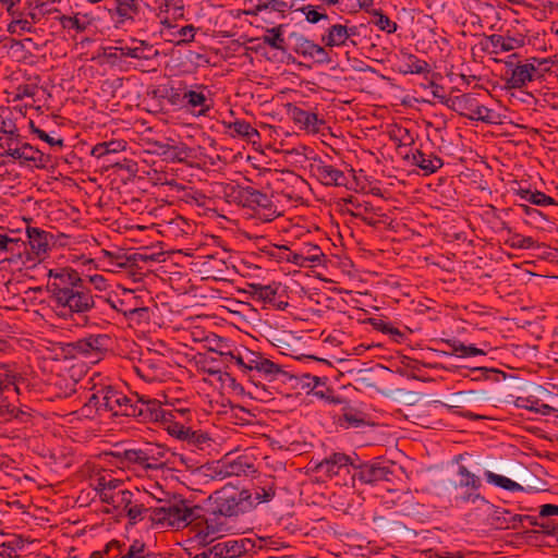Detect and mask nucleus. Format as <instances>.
Segmentation results:
<instances>
[{
  "mask_svg": "<svg viewBox=\"0 0 558 558\" xmlns=\"http://www.w3.org/2000/svg\"><path fill=\"white\" fill-rule=\"evenodd\" d=\"M47 290L51 308L61 318L83 314L95 306L90 290L85 286L80 272L70 267L49 269Z\"/></svg>",
  "mask_w": 558,
  "mask_h": 558,
  "instance_id": "obj_1",
  "label": "nucleus"
},
{
  "mask_svg": "<svg viewBox=\"0 0 558 558\" xmlns=\"http://www.w3.org/2000/svg\"><path fill=\"white\" fill-rule=\"evenodd\" d=\"M87 407L97 412H109L112 415L137 417L142 422H155L158 418L159 405L155 399L145 396L133 402L126 395L110 385H101L88 399Z\"/></svg>",
  "mask_w": 558,
  "mask_h": 558,
  "instance_id": "obj_2",
  "label": "nucleus"
},
{
  "mask_svg": "<svg viewBox=\"0 0 558 558\" xmlns=\"http://www.w3.org/2000/svg\"><path fill=\"white\" fill-rule=\"evenodd\" d=\"M165 98L175 109L196 118L207 117L215 105L211 89L203 83L179 81L166 89Z\"/></svg>",
  "mask_w": 558,
  "mask_h": 558,
  "instance_id": "obj_3",
  "label": "nucleus"
},
{
  "mask_svg": "<svg viewBox=\"0 0 558 558\" xmlns=\"http://www.w3.org/2000/svg\"><path fill=\"white\" fill-rule=\"evenodd\" d=\"M167 450L157 444L130 448L123 451L104 452L100 459L108 465L134 472L155 471L165 464Z\"/></svg>",
  "mask_w": 558,
  "mask_h": 558,
  "instance_id": "obj_4",
  "label": "nucleus"
},
{
  "mask_svg": "<svg viewBox=\"0 0 558 558\" xmlns=\"http://www.w3.org/2000/svg\"><path fill=\"white\" fill-rule=\"evenodd\" d=\"M92 471L90 486L97 493L100 501L108 506L106 511L121 514L134 493L124 488L123 481L114 477L112 472L97 465H94Z\"/></svg>",
  "mask_w": 558,
  "mask_h": 558,
  "instance_id": "obj_5",
  "label": "nucleus"
},
{
  "mask_svg": "<svg viewBox=\"0 0 558 558\" xmlns=\"http://www.w3.org/2000/svg\"><path fill=\"white\" fill-rule=\"evenodd\" d=\"M191 409H180L174 414L160 411L155 422L160 423L162 428L171 436L186 441L187 445L204 449L210 444V437L203 430H193L187 424L192 421Z\"/></svg>",
  "mask_w": 558,
  "mask_h": 558,
  "instance_id": "obj_6",
  "label": "nucleus"
},
{
  "mask_svg": "<svg viewBox=\"0 0 558 558\" xmlns=\"http://www.w3.org/2000/svg\"><path fill=\"white\" fill-rule=\"evenodd\" d=\"M463 459V454L454 457V462L458 464L457 476L458 482L454 484L456 489H461V493L454 497L457 505L461 504H482L488 505V500L481 494L482 481L481 477L469 470L460 461Z\"/></svg>",
  "mask_w": 558,
  "mask_h": 558,
  "instance_id": "obj_7",
  "label": "nucleus"
},
{
  "mask_svg": "<svg viewBox=\"0 0 558 558\" xmlns=\"http://www.w3.org/2000/svg\"><path fill=\"white\" fill-rule=\"evenodd\" d=\"M216 505L217 510L227 518L238 517L253 509L248 489L238 492L233 488L223 487L220 492H217Z\"/></svg>",
  "mask_w": 558,
  "mask_h": 558,
  "instance_id": "obj_8",
  "label": "nucleus"
},
{
  "mask_svg": "<svg viewBox=\"0 0 558 558\" xmlns=\"http://www.w3.org/2000/svg\"><path fill=\"white\" fill-rule=\"evenodd\" d=\"M195 527V538L202 544L211 543L232 530L228 518L218 510L208 513Z\"/></svg>",
  "mask_w": 558,
  "mask_h": 558,
  "instance_id": "obj_9",
  "label": "nucleus"
},
{
  "mask_svg": "<svg viewBox=\"0 0 558 558\" xmlns=\"http://www.w3.org/2000/svg\"><path fill=\"white\" fill-rule=\"evenodd\" d=\"M169 365L160 354L148 353L133 365L134 373L145 383L165 381L169 377Z\"/></svg>",
  "mask_w": 558,
  "mask_h": 558,
  "instance_id": "obj_10",
  "label": "nucleus"
},
{
  "mask_svg": "<svg viewBox=\"0 0 558 558\" xmlns=\"http://www.w3.org/2000/svg\"><path fill=\"white\" fill-rule=\"evenodd\" d=\"M197 507H189L185 501L161 507L158 510V521L173 529H183L193 523L197 517L195 514Z\"/></svg>",
  "mask_w": 558,
  "mask_h": 558,
  "instance_id": "obj_11",
  "label": "nucleus"
},
{
  "mask_svg": "<svg viewBox=\"0 0 558 558\" xmlns=\"http://www.w3.org/2000/svg\"><path fill=\"white\" fill-rule=\"evenodd\" d=\"M391 464L388 461L374 460L353 466L352 480L362 484L374 485L383 481H390L392 476Z\"/></svg>",
  "mask_w": 558,
  "mask_h": 558,
  "instance_id": "obj_12",
  "label": "nucleus"
},
{
  "mask_svg": "<svg viewBox=\"0 0 558 558\" xmlns=\"http://www.w3.org/2000/svg\"><path fill=\"white\" fill-rule=\"evenodd\" d=\"M72 343L73 354L78 353L88 359L98 361L101 359L104 353L108 351L111 344V339L108 335L98 333L89 335Z\"/></svg>",
  "mask_w": 558,
  "mask_h": 558,
  "instance_id": "obj_13",
  "label": "nucleus"
},
{
  "mask_svg": "<svg viewBox=\"0 0 558 558\" xmlns=\"http://www.w3.org/2000/svg\"><path fill=\"white\" fill-rule=\"evenodd\" d=\"M526 35L515 28H509L505 34H492L487 37L490 53L509 52L525 45Z\"/></svg>",
  "mask_w": 558,
  "mask_h": 558,
  "instance_id": "obj_14",
  "label": "nucleus"
},
{
  "mask_svg": "<svg viewBox=\"0 0 558 558\" xmlns=\"http://www.w3.org/2000/svg\"><path fill=\"white\" fill-rule=\"evenodd\" d=\"M254 542L250 538H234L218 542L208 550L209 558H239L254 549Z\"/></svg>",
  "mask_w": 558,
  "mask_h": 558,
  "instance_id": "obj_15",
  "label": "nucleus"
},
{
  "mask_svg": "<svg viewBox=\"0 0 558 558\" xmlns=\"http://www.w3.org/2000/svg\"><path fill=\"white\" fill-rule=\"evenodd\" d=\"M310 170L311 173L326 186H345L348 183V177L342 170L323 159H315L310 165Z\"/></svg>",
  "mask_w": 558,
  "mask_h": 558,
  "instance_id": "obj_16",
  "label": "nucleus"
},
{
  "mask_svg": "<svg viewBox=\"0 0 558 558\" xmlns=\"http://www.w3.org/2000/svg\"><path fill=\"white\" fill-rule=\"evenodd\" d=\"M287 113L294 124L311 134L318 133L325 124V121L319 118L317 113L304 110L295 105L289 104L287 107Z\"/></svg>",
  "mask_w": 558,
  "mask_h": 558,
  "instance_id": "obj_17",
  "label": "nucleus"
},
{
  "mask_svg": "<svg viewBox=\"0 0 558 558\" xmlns=\"http://www.w3.org/2000/svg\"><path fill=\"white\" fill-rule=\"evenodd\" d=\"M353 466L350 456L342 452H333L319 461L314 469L317 473L331 478L343 471L350 473V468L353 469Z\"/></svg>",
  "mask_w": 558,
  "mask_h": 558,
  "instance_id": "obj_18",
  "label": "nucleus"
},
{
  "mask_svg": "<svg viewBox=\"0 0 558 558\" xmlns=\"http://www.w3.org/2000/svg\"><path fill=\"white\" fill-rule=\"evenodd\" d=\"M177 21L168 22L161 25L160 35L166 41L171 43L175 46H183L192 43L195 38L197 28L192 25H185L178 27Z\"/></svg>",
  "mask_w": 558,
  "mask_h": 558,
  "instance_id": "obj_19",
  "label": "nucleus"
},
{
  "mask_svg": "<svg viewBox=\"0 0 558 558\" xmlns=\"http://www.w3.org/2000/svg\"><path fill=\"white\" fill-rule=\"evenodd\" d=\"M153 11L160 25L184 17V0H153Z\"/></svg>",
  "mask_w": 558,
  "mask_h": 558,
  "instance_id": "obj_20",
  "label": "nucleus"
},
{
  "mask_svg": "<svg viewBox=\"0 0 558 558\" xmlns=\"http://www.w3.org/2000/svg\"><path fill=\"white\" fill-rule=\"evenodd\" d=\"M507 70L506 87L509 89H521L534 80L533 64L519 63L513 65L511 62L506 63Z\"/></svg>",
  "mask_w": 558,
  "mask_h": 558,
  "instance_id": "obj_21",
  "label": "nucleus"
},
{
  "mask_svg": "<svg viewBox=\"0 0 558 558\" xmlns=\"http://www.w3.org/2000/svg\"><path fill=\"white\" fill-rule=\"evenodd\" d=\"M404 159L411 165L417 167L424 175L435 173L444 166L440 157L433 153L426 154L421 149H412L404 156Z\"/></svg>",
  "mask_w": 558,
  "mask_h": 558,
  "instance_id": "obj_22",
  "label": "nucleus"
},
{
  "mask_svg": "<svg viewBox=\"0 0 558 558\" xmlns=\"http://www.w3.org/2000/svg\"><path fill=\"white\" fill-rule=\"evenodd\" d=\"M12 159L21 165L45 168L49 162V156L28 143L22 142Z\"/></svg>",
  "mask_w": 558,
  "mask_h": 558,
  "instance_id": "obj_23",
  "label": "nucleus"
},
{
  "mask_svg": "<svg viewBox=\"0 0 558 558\" xmlns=\"http://www.w3.org/2000/svg\"><path fill=\"white\" fill-rule=\"evenodd\" d=\"M349 208L348 211L354 218L361 219L368 226H376L379 222V214L375 207L367 201H361L359 198H350L348 201Z\"/></svg>",
  "mask_w": 558,
  "mask_h": 558,
  "instance_id": "obj_24",
  "label": "nucleus"
},
{
  "mask_svg": "<svg viewBox=\"0 0 558 558\" xmlns=\"http://www.w3.org/2000/svg\"><path fill=\"white\" fill-rule=\"evenodd\" d=\"M325 255L322 248L312 243H304L299 250L293 251L292 264L299 267L319 265Z\"/></svg>",
  "mask_w": 558,
  "mask_h": 558,
  "instance_id": "obj_25",
  "label": "nucleus"
},
{
  "mask_svg": "<svg viewBox=\"0 0 558 558\" xmlns=\"http://www.w3.org/2000/svg\"><path fill=\"white\" fill-rule=\"evenodd\" d=\"M26 234L32 253L43 258L50 248L51 234L36 227H27Z\"/></svg>",
  "mask_w": 558,
  "mask_h": 558,
  "instance_id": "obj_26",
  "label": "nucleus"
},
{
  "mask_svg": "<svg viewBox=\"0 0 558 558\" xmlns=\"http://www.w3.org/2000/svg\"><path fill=\"white\" fill-rule=\"evenodd\" d=\"M295 52L299 56L310 58L317 63H328L330 61L329 54L323 46L304 37H301L296 41Z\"/></svg>",
  "mask_w": 558,
  "mask_h": 558,
  "instance_id": "obj_27",
  "label": "nucleus"
},
{
  "mask_svg": "<svg viewBox=\"0 0 558 558\" xmlns=\"http://www.w3.org/2000/svg\"><path fill=\"white\" fill-rule=\"evenodd\" d=\"M25 248V241L21 238V231L0 226V254H21Z\"/></svg>",
  "mask_w": 558,
  "mask_h": 558,
  "instance_id": "obj_28",
  "label": "nucleus"
},
{
  "mask_svg": "<svg viewBox=\"0 0 558 558\" xmlns=\"http://www.w3.org/2000/svg\"><path fill=\"white\" fill-rule=\"evenodd\" d=\"M356 35V27H347L345 25L335 24L331 25L326 35L323 36V41L327 47H341L344 46L351 36Z\"/></svg>",
  "mask_w": 558,
  "mask_h": 558,
  "instance_id": "obj_29",
  "label": "nucleus"
},
{
  "mask_svg": "<svg viewBox=\"0 0 558 558\" xmlns=\"http://www.w3.org/2000/svg\"><path fill=\"white\" fill-rule=\"evenodd\" d=\"M248 202L254 206L257 214L262 215L266 221H271L279 216L277 207L272 204L271 199L259 191L251 192Z\"/></svg>",
  "mask_w": 558,
  "mask_h": 558,
  "instance_id": "obj_30",
  "label": "nucleus"
},
{
  "mask_svg": "<svg viewBox=\"0 0 558 558\" xmlns=\"http://www.w3.org/2000/svg\"><path fill=\"white\" fill-rule=\"evenodd\" d=\"M399 61V71L402 74H427L430 72L429 63L417 58L415 54L402 51Z\"/></svg>",
  "mask_w": 558,
  "mask_h": 558,
  "instance_id": "obj_31",
  "label": "nucleus"
},
{
  "mask_svg": "<svg viewBox=\"0 0 558 558\" xmlns=\"http://www.w3.org/2000/svg\"><path fill=\"white\" fill-rule=\"evenodd\" d=\"M97 258L107 270L112 272L125 269L131 265V258L121 251L101 250Z\"/></svg>",
  "mask_w": 558,
  "mask_h": 558,
  "instance_id": "obj_32",
  "label": "nucleus"
},
{
  "mask_svg": "<svg viewBox=\"0 0 558 558\" xmlns=\"http://www.w3.org/2000/svg\"><path fill=\"white\" fill-rule=\"evenodd\" d=\"M114 8L109 12L117 15V22L123 24L128 21H134L141 11L137 0H113Z\"/></svg>",
  "mask_w": 558,
  "mask_h": 558,
  "instance_id": "obj_33",
  "label": "nucleus"
},
{
  "mask_svg": "<svg viewBox=\"0 0 558 558\" xmlns=\"http://www.w3.org/2000/svg\"><path fill=\"white\" fill-rule=\"evenodd\" d=\"M201 259L202 270L207 277L222 279L229 269L226 260L217 254L201 256Z\"/></svg>",
  "mask_w": 558,
  "mask_h": 558,
  "instance_id": "obj_34",
  "label": "nucleus"
},
{
  "mask_svg": "<svg viewBox=\"0 0 558 558\" xmlns=\"http://www.w3.org/2000/svg\"><path fill=\"white\" fill-rule=\"evenodd\" d=\"M477 104L478 101L475 95L466 93L451 98V102L448 108L471 120Z\"/></svg>",
  "mask_w": 558,
  "mask_h": 558,
  "instance_id": "obj_35",
  "label": "nucleus"
},
{
  "mask_svg": "<svg viewBox=\"0 0 558 558\" xmlns=\"http://www.w3.org/2000/svg\"><path fill=\"white\" fill-rule=\"evenodd\" d=\"M276 496V485L274 478H266L255 486L253 492L250 490V500L253 508L263 502L270 501Z\"/></svg>",
  "mask_w": 558,
  "mask_h": 558,
  "instance_id": "obj_36",
  "label": "nucleus"
},
{
  "mask_svg": "<svg viewBox=\"0 0 558 558\" xmlns=\"http://www.w3.org/2000/svg\"><path fill=\"white\" fill-rule=\"evenodd\" d=\"M486 482L493 486L499 487L501 489L508 490V492H530V488H525L519 483L512 481L511 478L496 474L489 470H485L483 473Z\"/></svg>",
  "mask_w": 558,
  "mask_h": 558,
  "instance_id": "obj_37",
  "label": "nucleus"
},
{
  "mask_svg": "<svg viewBox=\"0 0 558 558\" xmlns=\"http://www.w3.org/2000/svg\"><path fill=\"white\" fill-rule=\"evenodd\" d=\"M77 381L66 374H58L51 379V386L56 389L58 398H68L76 391Z\"/></svg>",
  "mask_w": 558,
  "mask_h": 558,
  "instance_id": "obj_38",
  "label": "nucleus"
},
{
  "mask_svg": "<svg viewBox=\"0 0 558 558\" xmlns=\"http://www.w3.org/2000/svg\"><path fill=\"white\" fill-rule=\"evenodd\" d=\"M72 342L44 341L41 347L47 351L46 357L54 361L65 360L73 356Z\"/></svg>",
  "mask_w": 558,
  "mask_h": 558,
  "instance_id": "obj_39",
  "label": "nucleus"
},
{
  "mask_svg": "<svg viewBox=\"0 0 558 558\" xmlns=\"http://www.w3.org/2000/svg\"><path fill=\"white\" fill-rule=\"evenodd\" d=\"M205 348L213 353H216L218 356L228 355L231 353L230 348L235 343L227 338L219 337L215 333H209L204 337Z\"/></svg>",
  "mask_w": 558,
  "mask_h": 558,
  "instance_id": "obj_40",
  "label": "nucleus"
},
{
  "mask_svg": "<svg viewBox=\"0 0 558 558\" xmlns=\"http://www.w3.org/2000/svg\"><path fill=\"white\" fill-rule=\"evenodd\" d=\"M229 133L232 136H239L247 141H253L255 137H259L258 131L245 120H234L226 124Z\"/></svg>",
  "mask_w": 558,
  "mask_h": 558,
  "instance_id": "obj_41",
  "label": "nucleus"
},
{
  "mask_svg": "<svg viewBox=\"0 0 558 558\" xmlns=\"http://www.w3.org/2000/svg\"><path fill=\"white\" fill-rule=\"evenodd\" d=\"M120 311L124 316L133 318L134 316L142 317L147 313V307L140 306L133 291H125L124 299L120 301Z\"/></svg>",
  "mask_w": 558,
  "mask_h": 558,
  "instance_id": "obj_42",
  "label": "nucleus"
},
{
  "mask_svg": "<svg viewBox=\"0 0 558 558\" xmlns=\"http://www.w3.org/2000/svg\"><path fill=\"white\" fill-rule=\"evenodd\" d=\"M125 147H126V143L124 141L112 140V141L101 142V143L96 144L92 148L90 154L93 157L100 159L107 155L123 151L125 149Z\"/></svg>",
  "mask_w": 558,
  "mask_h": 558,
  "instance_id": "obj_43",
  "label": "nucleus"
},
{
  "mask_svg": "<svg viewBox=\"0 0 558 558\" xmlns=\"http://www.w3.org/2000/svg\"><path fill=\"white\" fill-rule=\"evenodd\" d=\"M296 11L301 12L310 24L329 23L326 9L322 5L305 4Z\"/></svg>",
  "mask_w": 558,
  "mask_h": 558,
  "instance_id": "obj_44",
  "label": "nucleus"
},
{
  "mask_svg": "<svg viewBox=\"0 0 558 558\" xmlns=\"http://www.w3.org/2000/svg\"><path fill=\"white\" fill-rule=\"evenodd\" d=\"M262 252L269 259L277 263H290L292 264L293 251L286 245L269 244L266 245Z\"/></svg>",
  "mask_w": 558,
  "mask_h": 558,
  "instance_id": "obj_45",
  "label": "nucleus"
},
{
  "mask_svg": "<svg viewBox=\"0 0 558 558\" xmlns=\"http://www.w3.org/2000/svg\"><path fill=\"white\" fill-rule=\"evenodd\" d=\"M136 495L133 494V497L130 498V504L121 511V513L128 517L131 524L142 521L148 511L145 505L135 497Z\"/></svg>",
  "mask_w": 558,
  "mask_h": 558,
  "instance_id": "obj_46",
  "label": "nucleus"
},
{
  "mask_svg": "<svg viewBox=\"0 0 558 558\" xmlns=\"http://www.w3.org/2000/svg\"><path fill=\"white\" fill-rule=\"evenodd\" d=\"M368 4H361V8H364L366 12H368L372 16V23L376 25L380 31L387 32L388 34H392L397 31V24L391 21L388 15L384 14L381 10L377 9H368Z\"/></svg>",
  "mask_w": 558,
  "mask_h": 558,
  "instance_id": "obj_47",
  "label": "nucleus"
},
{
  "mask_svg": "<svg viewBox=\"0 0 558 558\" xmlns=\"http://www.w3.org/2000/svg\"><path fill=\"white\" fill-rule=\"evenodd\" d=\"M60 25L68 31H75L76 33H82L88 28L90 25L89 20L86 15L75 14L73 16L61 15L59 17Z\"/></svg>",
  "mask_w": 558,
  "mask_h": 558,
  "instance_id": "obj_48",
  "label": "nucleus"
},
{
  "mask_svg": "<svg viewBox=\"0 0 558 558\" xmlns=\"http://www.w3.org/2000/svg\"><path fill=\"white\" fill-rule=\"evenodd\" d=\"M291 5L284 0H268L263 4H258L256 8L257 14L264 21H267V15L272 12H278L284 15L290 10Z\"/></svg>",
  "mask_w": 558,
  "mask_h": 558,
  "instance_id": "obj_49",
  "label": "nucleus"
},
{
  "mask_svg": "<svg viewBox=\"0 0 558 558\" xmlns=\"http://www.w3.org/2000/svg\"><path fill=\"white\" fill-rule=\"evenodd\" d=\"M263 43L272 49L284 50L283 25H278L266 31Z\"/></svg>",
  "mask_w": 558,
  "mask_h": 558,
  "instance_id": "obj_50",
  "label": "nucleus"
},
{
  "mask_svg": "<svg viewBox=\"0 0 558 558\" xmlns=\"http://www.w3.org/2000/svg\"><path fill=\"white\" fill-rule=\"evenodd\" d=\"M22 138L19 130L13 132V135H0V148L3 150L0 156L13 157L19 146L22 144Z\"/></svg>",
  "mask_w": 558,
  "mask_h": 558,
  "instance_id": "obj_51",
  "label": "nucleus"
},
{
  "mask_svg": "<svg viewBox=\"0 0 558 558\" xmlns=\"http://www.w3.org/2000/svg\"><path fill=\"white\" fill-rule=\"evenodd\" d=\"M505 243L509 247L515 250H531L538 247L537 242L532 236H525L520 233H510Z\"/></svg>",
  "mask_w": 558,
  "mask_h": 558,
  "instance_id": "obj_52",
  "label": "nucleus"
},
{
  "mask_svg": "<svg viewBox=\"0 0 558 558\" xmlns=\"http://www.w3.org/2000/svg\"><path fill=\"white\" fill-rule=\"evenodd\" d=\"M445 343L460 357L483 355L484 351L473 344L465 345L457 340H446Z\"/></svg>",
  "mask_w": 558,
  "mask_h": 558,
  "instance_id": "obj_53",
  "label": "nucleus"
},
{
  "mask_svg": "<svg viewBox=\"0 0 558 558\" xmlns=\"http://www.w3.org/2000/svg\"><path fill=\"white\" fill-rule=\"evenodd\" d=\"M340 422L341 426H344L345 428H357L366 424L365 415L351 408L344 409V413L342 418H340Z\"/></svg>",
  "mask_w": 558,
  "mask_h": 558,
  "instance_id": "obj_54",
  "label": "nucleus"
},
{
  "mask_svg": "<svg viewBox=\"0 0 558 558\" xmlns=\"http://www.w3.org/2000/svg\"><path fill=\"white\" fill-rule=\"evenodd\" d=\"M133 59L138 61H151L158 57L159 52L153 45L145 41H136Z\"/></svg>",
  "mask_w": 558,
  "mask_h": 558,
  "instance_id": "obj_55",
  "label": "nucleus"
},
{
  "mask_svg": "<svg viewBox=\"0 0 558 558\" xmlns=\"http://www.w3.org/2000/svg\"><path fill=\"white\" fill-rule=\"evenodd\" d=\"M471 120L481 121L489 124H496L499 122V114L495 110L477 104Z\"/></svg>",
  "mask_w": 558,
  "mask_h": 558,
  "instance_id": "obj_56",
  "label": "nucleus"
},
{
  "mask_svg": "<svg viewBox=\"0 0 558 558\" xmlns=\"http://www.w3.org/2000/svg\"><path fill=\"white\" fill-rule=\"evenodd\" d=\"M120 558H159L147 550L146 545L141 541H134Z\"/></svg>",
  "mask_w": 558,
  "mask_h": 558,
  "instance_id": "obj_57",
  "label": "nucleus"
},
{
  "mask_svg": "<svg viewBox=\"0 0 558 558\" xmlns=\"http://www.w3.org/2000/svg\"><path fill=\"white\" fill-rule=\"evenodd\" d=\"M33 29V22L19 17L17 12L12 16V21L8 24V32L10 34L21 35L22 33H32Z\"/></svg>",
  "mask_w": 558,
  "mask_h": 558,
  "instance_id": "obj_58",
  "label": "nucleus"
},
{
  "mask_svg": "<svg viewBox=\"0 0 558 558\" xmlns=\"http://www.w3.org/2000/svg\"><path fill=\"white\" fill-rule=\"evenodd\" d=\"M163 155L173 161H183L191 155V149L184 144L181 145H167Z\"/></svg>",
  "mask_w": 558,
  "mask_h": 558,
  "instance_id": "obj_59",
  "label": "nucleus"
},
{
  "mask_svg": "<svg viewBox=\"0 0 558 558\" xmlns=\"http://www.w3.org/2000/svg\"><path fill=\"white\" fill-rule=\"evenodd\" d=\"M17 131V126L12 119V114L8 108H0V135H13Z\"/></svg>",
  "mask_w": 558,
  "mask_h": 558,
  "instance_id": "obj_60",
  "label": "nucleus"
},
{
  "mask_svg": "<svg viewBox=\"0 0 558 558\" xmlns=\"http://www.w3.org/2000/svg\"><path fill=\"white\" fill-rule=\"evenodd\" d=\"M256 372L265 375L266 377L275 378L281 373V368L278 364L262 355Z\"/></svg>",
  "mask_w": 558,
  "mask_h": 558,
  "instance_id": "obj_61",
  "label": "nucleus"
},
{
  "mask_svg": "<svg viewBox=\"0 0 558 558\" xmlns=\"http://www.w3.org/2000/svg\"><path fill=\"white\" fill-rule=\"evenodd\" d=\"M31 130L32 133L37 135V137L44 142H46L51 147L62 148L64 146V141L61 137H53L46 133L44 130L35 126L34 122L31 121Z\"/></svg>",
  "mask_w": 558,
  "mask_h": 558,
  "instance_id": "obj_62",
  "label": "nucleus"
},
{
  "mask_svg": "<svg viewBox=\"0 0 558 558\" xmlns=\"http://www.w3.org/2000/svg\"><path fill=\"white\" fill-rule=\"evenodd\" d=\"M38 92V87L35 84H20L16 86L14 94H13V100L19 101L23 100L25 98H32L36 96Z\"/></svg>",
  "mask_w": 558,
  "mask_h": 558,
  "instance_id": "obj_63",
  "label": "nucleus"
},
{
  "mask_svg": "<svg viewBox=\"0 0 558 558\" xmlns=\"http://www.w3.org/2000/svg\"><path fill=\"white\" fill-rule=\"evenodd\" d=\"M250 465L242 459H235L225 464L226 475L228 476H240L246 472Z\"/></svg>",
  "mask_w": 558,
  "mask_h": 558,
  "instance_id": "obj_64",
  "label": "nucleus"
}]
</instances>
